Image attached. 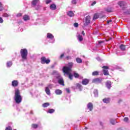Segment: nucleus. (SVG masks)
Returning <instances> with one entry per match:
<instances>
[{"instance_id":"f257e3e1","label":"nucleus","mask_w":130,"mask_h":130,"mask_svg":"<svg viewBox=\"0 0 130 130\" xmlns=\"http://www.w3.org/2000/svg\"><path fill=\"white\" fill-rule=\"evenodd\" d=\"M15 101L17 104L22 102V96H21V92H20V90L18 89H15Z\"/></svg>"},{"instance_id":"f03ea898","label":"nucleus","mask_w":130,"mask_h":130,"mask_svg":"<svg viewBox=\"0 0 130 130\" xmlns=\"http://www.w3.org/2000/svg\"><path fill=\"white\" fill-rule=\"evenodd\" d=\"M74 66V63L70 62L68 63V66H64L62 68L63 73H69V72H72V69Z\"/></svg>"},{"instance_id":"7ed1b4c3","label":"nucleus","mask_w":130,"mask_h":130,"mask_svg":"<svg viewBox=\"0 0 130 130\" xmlns=\"http://www.w3.org/2000/svg\"><path fill=\"white\" fill-rule=\"evenodd\" d=\"M20 54L22 59H27V56H28V50L27 49H21L20 50Z\"/></svg>"},{"instance_id":"20e7f679","label":"nucleus","mask_w":130,"mask_h":130,"mask_svg":"<svg viewBox=\"0 0 130 130\" xmlns=\"http://www.w3.org/2000/svg\"><path fill=\"white\" fill-rule=\"evenodd\" d=\"M56 79L58 80V83L59 85H61V86H64V81H63V78L60 77V76H56Z\"/></svg>"},{"instance_id":"39448f33","label":"nucleus","mask_w":130,"mask_h":130,"mask_svg":"<svg viewBox=\"0 0 130 130\" xmlns=\"http://www.w3.org/2000/svg\"><path fill=\"white\" fill-rule=\"evenodd\" d=\"M102 69H104L103 72L104 76H109V72H108V70H109V67H108V66H103Z\"/></svg>"},{"instance_id":"423d86ee","label":"nucleus","mask_w":130,"mask_h":130,"mask_svg":"<svg viewBox=\"0 0 130 130\" xmlns=\"http://www.w3.org/2000/svg\"><path fill=\"white\" fill-rule=\"evenodd\" d=\"M41 62L42 64H44L46 63L47 64H48L49 62H50V60L49 59H47L45 57H42L41 58Z\"/></svg>"},{"instance_id":"0eeeda50","label":"nucleus","mask_w":130,"mask_h":130,"mask_svg":"<svg viewBox=\"0 0 130 130\" xmlns=\"http://www.w3.org/2000/svg\"><path fill=\"white\" fill-rule=\"evenodd\" d=\"M102 81H103V79L101 78H96L92 79V83L94 84H100V83H102Z\"/></svg>"},{"instance_id":"6e6552de","label":"nucleus","mask_w":130,"mask_h":130,"mask_svg":"<svg viewBox=\"0 0 130 130\" xmlns=\"http://www.w3.org/2000/svg\"><path fill=\"white\" fill-rule=\"evenodd\" d=\"M118 5L121 7L122 8V10H124V9H126V7H125L126 6V3L123 1H120L118 3Z\"/></svg>"},{"instance_id":"1a4fd4ad","label":"nucleus","mask_w":130,"mask_h":130,"mask_svg":"<svg viewBox=\"0 0 130 130\" xmlns=\"http://www.w3.org/2000/svg\"><path fill=\"white\" fill-rule=\"evenodd\" d=\"M91 17L90 16H86L85 18V26H88L90 23H91Z\"/></svg>"},{"instance_id":"9d476101","label":"nucleus","mask_w":130,"mask_h":130,"mask_svg":"<svg viewBox=\"0 0 130 130\" xmlns=\"http://www.w3.org/2000/svg\"><path fill=\"white\" fill-rule=\"evenodd\" d=\"M12 87H16L19 86V82L18 80H13L12 82Z\"/></svg>"},{"instance_id":"9b49d317","label":"nucleus","mask_w":130,"mask_h":130,"mask_svg":"<svg viewBox=\"0 0 130 130\" xmlns=\"http://www.w3.org/2000/svg\"><path fill=\"white\" fill-rule=\"evenodd\" d=\"M89 82H90V80L88 79L85 78L82 80V84L84 85H88V84H89Z\"/></svg>"},{"instance_id":"f8f14e48","label":"nucleus","mask_w":130,"mask_h":130,"mask_svg":"<svg viewBox=\"0 0 130 130\" xmlns=\"http://www.w3.org/2000/svg\"><path fill=\"white\" fill-rule=\"evenodd\" d=\"M87 108L90 111L93 110V104L92 103H88L87 104Z\"/></svg>"},{"instance_id":"ddd939ff","label":"nucleus","mask_w":130,"mask_h":130,"mask_svg":"<svg viewBox=\"0 0 130 130\" xmlns=\"http://www.w3.org/2000/svg\"><path fill=\"white\" fill-rule=\"evenodd\" d=\"M106 86L108 89L111 88V81L108 80L106 82Z\"/></svg>"},{"instance_id":"4468645a","label":"nucleus","mask_w":130,"mask_h":130,"mask_svg":"<svg viewBox=\"0 0 130 130\" xmlns=\"http://www.w3.org/2000/svg\"><path fill=\"white\" fill-rule=\"evenodd\" d=\"M50 10H52V11H55L56 10V5L54 4H52L50 6Z\"/></svg>"},{"instance_id":"2eb2a0df","label":"nucleus","mask_w":130,"mask_h":130,"mask_svg":"<svg viewBox=\"0 0 130 130\" xmlns=\"http://www.w3.org/2000/svg\"><path fill=\"white\" fill-rule=\"evenodd\" d=\"M72 71H69L68 73H64L66 75H68L69 76V78L70 80H73V75H72Z\"/></svg>"},{"instance_id":"dca6fc26","label":"nucleus","mask_w":130,"mask_h":130,"mask_svg":"<svg viewBox=\"0 0 130 130\" xmlns=\"http://www.w3.org/2000/svg\"><path fill=\"white\" fill-rule=\"evenodd\" d=\"M39 2V0H33L31 2V5L32 7H35L36 5H37V3Z\"/></svg>"},{"instance_id":"f3484780","label":"nucleus","mask_w":130,"mask_h":130,"mask_svg":"<svg viewBox=\"0 0 130 130\" xmlns=\"http://www.w3.org/2000/svg\"><path fill=\"white\" fill-rule=\"evenodd\" d=\"M47 38H49V39H53V38H54V37L53 36V35H52V34L50 33H48L47 34Z\"/></svg>"},{"instance_id":"a211bd4d","label":"nucleus","mask_w":130,"mask_h":130,"mask_svg":"<svg viewBox=\"0 0 130 130\" xmlns=\"http://www.w3.org/2000/svg\"><path fill=\"white\" fill-rule=\"evenodd\" d=\"M55 93L56 95H61V94H62V91L60 89H56L55 91Z\"/></svg>"},{"instance_id":"6ab92c4d","label":"nucleus","mask_w":130,"mask_h":130,"mask_svg":"<svg viewBox=\"0 0 130 130\" xmlns=\"http://www.w3.org/2000/svg\"><path fill=\"white\" fill-rule=\"evenodd\" d=\"M103 101L104 103H110V98H105L103 100Z\"/></svg>"},{"instance_id":"aec40b11","label":"nucleus","mask_w":130,"mask_h":130,"mask_svg":"<svg viewBox=\"0 0 130 130\" xmlns=\"http://www.w3.org/2000/svg\"><path fill=\"white\" fill-rule=\"evenodd\" d=\"M23 19L24 21H28V20H30V17H29V15H25L23 17Z\"/></svg>"},{"instance_id":"412c9836","label":"nucleus","mask_w":130,"mask_h":130,"mask_svg":"<svg viewBox=\"0 0 130 130\" xmlns=\"http://www.w3.org/2000/svg\"><path fill=\"white\" fill-rule=\"evenodd\" d=\"M76 87L80 90V91H82V90H83V87L82 86V85L80 84L79 83L76 84Z\"/></svg>"},{"instance_id":"4be33fe9","label":"nucleus","mask_w":130,"mask_h":130,"mask_svg":"<svg viewBox=\"0 0 130 130\" xmlns=\"http://www.w3.org/2000/svg\"><path fill=\"white\" fill-rule=\"evenodd\" d=\"M68 16H69V17H74L75 16V14H74V12L73 11H69L67 13Z\"/></svg>"},{"instance_id":"5701e85b","label":"nucleus","mask_w":130,"mask_h":130,"mask_svg":"<svg viewBox=\"0 0 130 130\" xmlns=\"http://www.w3.org/2000/svg\"><path fill=\"white\" fill-rule=\"evenodd\" d=\"M119 47L120 49H121V50H122V51H124V50H125V45L123 44H121Z\"/></svg>"},{"instance_id":"b1692460","label":"nucleus","mask_w":130,"mask_h":130,"mask_svg":"<svg viewBox=\"0 0 130 130\" xmlns=\"http://www.w3.org/2000/svg\"><path fill=\"white\" fill-rule=\"evenodd\" d=\"M45 92L47 95H50V90L49 89V88L46 87Z\"/></svg>"},{"instance_id":"393cba45","label":"nucleus","mask_w":130,"mask_h":130,"mask_svg":"<svg viewBox=\"0 0 130 130\" xmlns=\"http://www.w3.org/2000/svg\"><path fill=\"white\" fill-rule=\"evenodd\" d=\"M99 18V14H98V13H95L94 14V16H93V20H96V19H98Z\"/></svg>"},{"instance_id":"a878e982","label":"nucleus","mask_w":130,"mask_h":130,"mask_svg":"<svg viewBox=\"0 0 130 130\" xmlns=\"http://www.w3.org/2000/svg\"><path fill=\"white\" fill-rule=\"evenodd\" d=\"M76 61L78 63H82L83 62V60L80 58H77Z\"/></svg>"},{"instance_id":"bb28decb","label":"nucleus","mask_w":130,"mask_h":130,"mask_svg":"<svg viewBox=\"0 0 130 130\" xmlns=\"http://www.w3.org/2000/svg\"><path fill=\"white\" fill-rule=\"evenodd\" d=\"M49 105H50L49 103H45L43 104L42 106H43V107L45 108L46 107H48V106H49Z\"/></svg>"},{"instance_id":"cd10ccee","label":"nucleus","mask_w":130,"mask_h":130,"mask_svg":"<svg viewBox=\"0 0 130 130\" xmlns=\"http://www.w3.org/2000/svg\"><path fill=\"white\" fill-rule=\"evenodd\" d=\"M92 76H99V72L98 71H94L93 72H92Z\"/></svg>"},{"instance_id":"c85d7f7f","label":"nucleus","mask_w":130,"mask_h":130,"mask_svg":"<svg viewBox=\"0 0 130 130\" xmlns=\"http://www.w3.org/2000/svg\"><path fill=\"white\" fill-rule=\"evenodd\" d=\"M93 94H94L95 97H98V90L94 89L93 91Z\"/></svg>"},{"instance_id":"c756f323","label":"nucleus","mask_w":130,"mask_h":130,"mask_svg":"<svg viewBox=\"0 0 130 130\" xmlns=\"http://www.w3.org/2000/svg\"><path fill=\"white\" fill-rule=\"evenodd\" d=\"M78 39L79 40V41L81 42L82 41H83V36H82V35H79L78 36Z\"/></svg>"},{"instance_id":"7c9ffc66","label":"nucleus","mask_w":130,"mask_h":130,"mask_svg":"<svg viewBox=\"0 0 130 130\" xmlns=\"http://www.w3.org/2000/svg\"><path fill=\"white\" fill-rule=\"evenodd\" d=\"M7 64L8 68H10V67H12V61H9L8 62H7Z\"/></svg>"},{"instance_id":"2f4dec72","label":"nucleus","mask_w":130,"mask_h":130,"mask_svg":"<svg viewBox=\"0 0 130 130\" xmlns=\"http://www.w3.org/2000/svg\"><path fill=\"white\" fill-rule=\"evenodd\" d=\"M55 110L53 109H50L48 110V113H53Z\"/></svg>"},{"instance_id":"473e14b6","label":"nucleus","mask_w":130,"mask_h":130,"mask_svg":"<svg viewBox=\"0 0 130 130\" xmlns=\"http://www.w3.org/2000/svg\"><path fill=\"white\" fill-rule=\"evenodd\" d=\"M106 12H108V13H112V10L111 9V8H108L106 9Z\"/></svg>"},{"instance_id":"72a5a7b5","label":"nucleus","mask_w":130,"mask_h":130,"mask_svg":"<svg viewBox=\"0 0 130 130\" xmlns=\"http://www.w3.org/2000/svg\"><path fill=\"white\" fill-rule=\"evenodd\" d=\"M31 127L33 128H37V127H38V124H31Z\"/></svg>"},{"instance_id":"f704fd0d","label":"nucleus","mask_w":130,"mask_h":130,"mask_svg":"<svg viewBox=\"0 0 130 130\" xmlns=\"http://www.w3.org/2000/svg\"><path fill=\"white\" fill-rule=\"evenodd\" d=\"M74 77H75V78H79V77H80V75H79V74H78L77 73H74Z\"/></svg>"},{"instance_id":"c9c22d12","label":"nucleus","mask_w":130,"mask_h":130,"mask_svg":"<svg viewBox=\"0 0 130 130\" xmlns=\"http://www.w3.org/2000/svg\"><path fill=\"white\" fill-rule=\"evenodd\" d=\"M2 16L3 17H4V18H8V17H10V15L7 13H4Z\"/></svg>"},{"instance_id":"e433bc0d","label":"nucleus","mask_w":130,"mask_h":130,"mask_svg":"<svg viewBox=\"0 0 130 130\" xmlns=\"http://www.w3.org/2000/svg\"><path fill=\"white\" fill-rule=\"evenodd\" d=\"M3 4H2L1 2H0V12H2V11H3V10H4V8L3 7Z\"/></svg>"},{"instance_id":"4c0bfd02","label":"nucleus","mask_w":130,"mask_h":130,"mask_svg":"<svg viewBox=\"0 0 130 130\" xmlns=\"http://www.w3.org/2000/svg\"><path fill=\"white\" fill-rule=\"evenodd\" d=\"M51 3V0H46V5H48V4H50Z\"/></svg>"},{"instance_id":"58836bf2","label":"nucleus","mask_w":130,"mask_h":130,"mask_svg":"<svg viewBox=\"0 0 130 130\" xmlns=\"http://www.w3.org/2000/svg\"><path fill=\"white\" fill-rule=\"evenodd\" d=\"M5 130H12V127L9 126L8 127L6 128Z\"/></svg>"},{"instance_id":"ea45409f","label":"nucleus","mask_w":130,"mask_h":130,"mask_svg":"<svg viewBox=\"0 0 130 130\" xmlns=\"http://www.w3.org/2000/svg\"><path fill=\"white\" fill-rule=\"evenodd\" d=\"M72 3L73 5H76V4H77V1L76 0H72Z\"/></svg>"},{"instance_id":"a19ab883","label":"nucleus","mask_w":130,"mask_h":130,"mask_svg":"<svg viewBox=\"0 0 130 130\" xmlns=\"http://www.w3.org/2000/svg\"><path fill=\"white\" fill-rule=\"evenodd\" d=\"M0 23L1 24H3V23H4V19H3V18L1 17H0Z\"/></svg>"},{"instance_id":"79ce46f5","label":"nucleus","mask_w":130,"mask_h":130,"mask_svg":"<svg viewBox=\"0 0 130 130\" xmlns=\"http://www.w3.org/2000/svg\"><path fill=\"white\" fill-rule=\"evenodd\" d=\"M74 27H79V23L76 22L74 23Z\"/></svg>"},{"instance_id":"37998d69","label":"nucleus","mask_w":130,"mask_h":130,"mask_svg":"<svg viewBox=\"0 0 130 130\" xmlns=\"http://www.w3.org/2000/svg\"><path fill=\"white\" fill-rule=\"evenodd\" d=\"M63 56H64V53H63V54H61L59 58H60V59H61V58H63Z\"/></svg>"},{"instance_id":"c03bdc74","label":"nucleus","mask_w":130,"mask_h":130,"mask_svg":"<svg viewBox=\"0 0 130 130\" xmlns=\"http://www.w3.org/2000/svg\"><path fill=\"white\" fill-rule=\"evenodd\" d=\"M66 92L68 93H71V90H70L69 88H66Z\"/></svg>"},{"instance_id":"a18cd8bd","label":"nucleus","mask_w":130,"mask_h":130,"mask_svg":"<svg viewBox=\"0 0 130 130\" xmlns=\"http://www.w3.org/2000/svg\"><path fill=\"white\" fill-rule=\"evenodd\" d=\"M123 120H124V121H125V122L128 121V118L125 117V118H124Z\"/></svg>"},{"instance_id":"49530a36","label":"nucleus","mask_w":130,"mask_h":130,"mask_svg":"<svg viewBox=\"0 0 130 130\" xmlns=\"http://www.w3.org/2000/svg\"><path fill=\"white\" fill-rule=\"evenodd\" d=\"M22 13H18L17 14V17H22Z\"/></svg>"},{"instance_id":"de8ad7c7","label":"nucleus","mask_w":130,"mask_h":130,"mask_svg":"<svg viewBox=\"0 0 130 130\" xmlns=\"http://www.w3.org/2000/svg\"><path fill=\"white\" fill-rule=\"evenodd\" d=\"M66 58H67V60H69V59H71V56H66Z\"/></svg>"},{"instance_id":"09e8293b","label":"nucleus","mask_w":130,"mask_h":130,"mask_svg":"<svg viewBox=\"0 0 130 130\" xmlns=\"http://www.w3.org/2000/svg\"><path fill=\"white\" fill-rule=\"evenodd\" d=\"M96 1H94L92 3V4H91V6H94V5H96Z\"/></svg>"},{"instance_id":"8fccbe9b","label":"nucleus","mask_w":130,"mask_h":130,"mask_svg":"<svg viewBox=\"0 0 130 130\" xmlns=\"http://www.w3.org/2000/svg\"><path fill=\"white\" fill-rule=\"evenodd\" d=\"M112 22V20H107V23H108V24H109L110 22Z\"/></svg>"},{"instance_id":"3c124183","label":"nucleus","mask_w":130,"mask_h":130,"mask_svg":"<svg viewBox=\"0 0 130 130\" xmlns=\"http://www.w3.org/2000/svg\"><path fill=\"white\" fill-rule=\"evenodd\" d=\"M82 34L83 35V36H85V32L84 31H82Z\"/></svg>"},{"instance_id":"603ef678","label":"nucleus","mask_w":130,"mask_h":130,"mask_svg":"<svg viewBox=\"0 0 130 130\" xmlns=\"http://www.w3.org/2000/svg\"><path fill=\"white\" fill-rule=\"evenodd\" d=\"M111 122L112 124H114V121L111 120Z\"/></svg>"},{"instance_id":"864d4df0","label":"nucleus","mask_w":130,"mask_h":130,"mask_svg":"<svg viewBox=\"0 0 130 130\" xmlns=\"http://www.w3.org/2000/svg\"><path fill=\"white\" fill-rule=\"evenodd\" d=\"M122 102V100H120L118 101V103H120V102Z\"/></svg>"},{"instance_id":"5fc2aeb1","label":"nucleus","mask_w":130,"mask_h":130,"mask_svg":"<svg viewBox=\"0 0 130 130\" xmlns=\"http://www.w3.org/2000/svg\"><path fill=\"white\" fill-rule=\"evenodd\" d=\"M100 124H101V125H103V124H102V122H100Z\"/></svg>"},{"instance_id":"6e6d98bb","label":"nucleus","mask_w":130,"mask_h":130,"mask_svg":"<svg viewBox=\"0 0 130 130\" xmlns=\"http://www.w3.org/2000/svg\"><path fill=\"white\" fill-rule=\"evenodd\" d=\"M99 43L100 44V43H102V42H99Z\"/></svg>"}]
</instances>
